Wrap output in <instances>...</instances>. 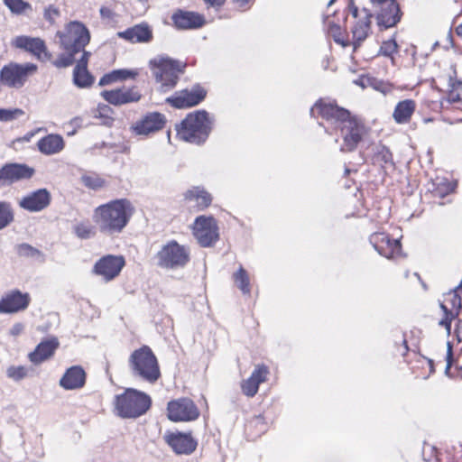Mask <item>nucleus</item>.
Returning <instances> with one entry per match:
<instances>
[{"mask_svg": "<svg viewBox=\"0 0 462 462\" xmlns=\"http://www.w3.org/2000/svg\"><path fill=\"white\" fill-rule=\"evenodd\" d=\"M310 115L320 116L326 121L323 126L327 134L340 133L339 151L343 153L356 151L368 135L365 124L336 103L319 99L311 107Z\"/></svg>", "mask_w": 462, "mask_h": 462, "instance_id": "nucleus-1", "label": "nucleus"}, {"mask_svg": "<svg viewBox=\"0 0 462 462\" xmlns=\"http://www.w3.org/2000/svg\"><path fill=\"white\" fill-rule=\"evenodd\" d=\"M134 212L130 200L119 199L98 206L94 210L93 219L102 233L115 235L123 231Z\"/></svg>", "mask_w": 462, "mask_h": 462, "instance_id": "nucleus-2", "label": "nucleus"}, {"mask_svg": "<svg viewBox=\"0 0 462 462\" xmlns=\"http://www.w3.org/2000/svg\"><path fill=\"white\" fill-rule=\"evenodd\" d=\"M56 36L60 39V46L65 51L54 61L56 68H67L76 60L75 55L84 53L86 46L90 42V32L87 26L79 21L67 23L63 31H58Z\"/></svg>", "mask_w": 462, "mask_h": 462, "instance_id": "nucleus-3", "label": "nucleus"}, {"mask_svg": "<svg viewBox=\"0 0 462 462\" xmlns=\"http://www.w3.org/2000/svg\"><path fill=\"white\" fill-rule=\"evenodd\" d=\"M214 120L205 110L189 113L180 125H176L177 136L182 141L202 144L208 138Z\"/></svg>", "mask_w": 462, "mask_h": 462, "instance_id": "nucleus-4", "label": "nucleus"}, {"mask_svg": "<svg viewBox=\"0 0 462 462\" xmlns=\"http://www.w3.org/2000/svg\"><path fill=\"white\" fill-rule=\"evenodd\" d=\"M150 65L155 81L159 84L157 89L161 93L172 90L186 68V63L164 56L154 58Z\"/></svg>", "mask_w": 462, "mask_h": 462, "instance_id": "nucleus-5", "label": "nucleus"}, {"mask_svg": "<svg viewBox=\"0 0 462 462\" xmlns=\"http://www.w3.org/2000/svg\"><path fill=\"white\" fill-rule=\"evenodd\" d=\"M128 365L133 376L149 383H154L161 377L157 357L148 346L135 349L129 356Z\"/></svg>", "mask_w": 462, "mask_h": 462, "instance_id": "nucleus-6", "label": "nucleus"}, {"mask_svg": "<svg viewBox=\"0 0 462 462\" xmlns=\"http://www.w3.org/2000/svg\"><path fill=\"white\" fill-rule=\"evenodd\" d=\"M115 411L123 419L138 418L150 409L151 397L143 392L128 388L115 398Z\"/></svg>", "mask_w": 462, "mask_h": 462, "instance_id": "nucleus-7", "label": "nucleus"}, {"mask_svg": "<svg viewBox=\"0 0 462 462\" xmlns=\"http://www.w3.org/2000/svg\"><path fill=\"white\" fill-rule=\"evenodd\" d=\"M189 254L188 246L171 240L156 254L157 264L166 269L182 268L189 262Z\"/></svg>", "mask_w": 462, "mask_h": 462, "instance_id": "nucleus-8", "label": "nucleus"}, {"mask_svg": "<svg viewBox=\"0 0 462 462\" xmlns=\"http://www.w3.org/2000/svg\"><path fill=\"white\" fill-rule=\"evenodd\" d=\"M37 69V65L33 63L10 62L0 70V84L11 88H21Z\"/></svg>", "mask_w": 462, "mask_h": 462, "instance_id": "nucleus-9", "label": "nucleus"}, {"mask_svg": "<svg viewBox=\"0 0 462 462\" xmlns=\"http://www.w3.org/2000/svg\"><path fill=\"white\" fill-rule=\"evenodd\" d=\"M193 235L203 247L213 245L219 238L217 220L212 216H199L193 223Z\"/></svg>", "mask_w": 462, "mask_h": 462, "instance_id": "nucleus-10", "label": "nucleus"}, {"mask_svg": "<svg viewBox=\"0 0 462 462\" xmlns=\"http://www.w3.org/2000/svg\"><path fill=\"white\" fill-rule=\"evenodd\" d=\"M168 418L171 421H191L199 416V409L189 398H179L168 402Z\"/></svg>", "mask_w": 462, "mask_h": 462, "instance_id": "nucleus-11", "label": "nucleus"}, {"mask_svg": "<svg viewBox=\"0 0 462 462\" xmlns=\"http://www.w3.org/2000/svg\"><path fill=\"white\" fill-rule=\"evenodd\" d=\"M376 17L377 25L385 30L395 26L402 17V12L395 0H383L379 5L373 7Z\"/></svg>", "mask_w": 462, "mask_h": 462, "instance_id": "nucleus-12", "label": "nucleus"}, {"mask_svg": "<svg viewBox=\"0 0 462 462\" xmlns=\"http://www.w3.org/2000/svg\"><path fill=\"white\" fill-rule=\"evenodd\" d=\"M206 95L207 92L202 87L195 85L190 89L176 91L166 98V103L178 109L188 108L199 105Z\"/></svg>", "mask_w": 462, "mask_h": 462, "instance_id": "nucleus-13", "label": "nucleus"}, {"mask_svg": "<svg viewBox=\"0 0 462 462\" xmlns=\"http://www.w3.org/2000/svg\"><path fill=\"white\" fill-rule=\"evenodd\" d=\"M374 250L385 258H395L402 255V245L399 239L391 238L384 232H374L369 237Z\"/></svg>", "mask_w": 462, "mask_h": 462, "instance_id": "nucleus-14", "label": "nucleus"}, {"mask_svg": "<svg viewBox=\"0 0 462 462\" xmlns=\"http://www.w3.org/2000/svg\"><path fill=\"white\" fill-rule=\"evenodd\" d=\"M125 258L120 255L107 254L101 257L93 266V273L110 282L117 277L125 266Z\"/></svg>", "mask_w": 462, "mask_h": 462, "instance_id": "nucleus-15", "label": "nucleus"}, {"mask_svg": "<svg viewBox=\"0 0 462 462\" xmlns=\"http://www.w3.org/2000/svg\"><path fill=\"white\" fill-rule=\"evenodd\" d=\"M34 174V169L24 163H6L0 168V187L29 180Z\"/></svg>", "mask_w": 462, "mask_h": 462, "instance_id": "nucleus-16", "label": "nucleus"}, {"mask_svg": "<svg viewBox=\"0 0 462 462\" xmlns=\"http://www.w3.org/2000/svg\"><path fill=\"white\" fill-rule=\"evenodd\" d=\"M31 303L28 292L12 290L5 293L0 300V313L12 314L25 310Z\"/></svg>", "mask_w": 462, "mask_h": 462, "instance_id": "nucleus-17", "label": "nucleus"}, {"mask_svg": "<svg viewBox=\"0 0 462 462\" xmlns=\"http://www.w3.org/2000/svg\"><path fill=\"white\" fill-rule=\"evenodd\" d=\"M12 46L31 53L40 60H47L51 56L45 42L40 37L16 36L12 40Z\"/></svg>", "mask_w": 462, "mask_h": 462, "instance_id": "nucleus-18", "label": "nucleus"}, {"mask_svg": "<svg viewBox=\"0 0 462 462\" xmlns=\"http://www.w3.org/2000/svg\"><path fill=\"white\" fill-rule=\"evenodd\" d=\"M100 95L108 104L116 106L135 103L142 98V94L136 87L103 90Z\"/></svg>", "mask_w": 462, "mask_h": 462, "instance_id": "nucleus-19", "label": "nucleus"}, {"mask_svg": "<svg viewBox=\"0 0 462 462\" xmlns=\"http://www.w3.org/2000/svg\"><path fill=\"white\" fill-rule=\"evenodd\" d=\"M166 124V117L159 112H149L132 126L137 135H148L162 130Z\"/></svg>", "mask_w": 462, "mask_h": 462, "instance_id": "nucleus-20", "label": "nucleus"}, {"mask_svg": "<svg viewBox=\"0 0 462 462\" xmlns=\"http://www.w3.org/2000/svg\"><path fill=\"white\" fill-rule=\"evenodd\" d=\"M51 200L50 191L46 189H39L23 196L18 205L28 212H40L49 207Z\"/></svg>", "mask_w": 462, "mask_h": 462, "instance_id": "nucleus-21", "label": "nucleus"}, {"mask_svg": "<svg viewBox=\"0 0 462 462\" xmlns=\"http://www.w3.org/2000/svg\"><path fill=\"white\" fill-rule=\"evenodd\" d=\"M171 21L179 30L199 29L205 24V18L202 14L180 9L173 13Z\"/></svg>", "mask_w": 462, "mask_h": 462, "instance_id": "nucleus-22", "label": "nucleus"}, {"mask_svg": "<svg viewBox=\"0 0 462 462\" xmlns=\"http://www.w3.org/2000/svg\"><path fill=\"white\" fill-rule=\"evenodd\" d=\"M268 374L269 369L266 365H257L251 375L242 381V393L247 397H254L258 392L259 385L266 381Z\"/></svg>", "mask_w": 462, "mask_h": 462, "instance_id": "nucleus-23", "label": "nucleus"}, {"mask_svg": "<svg viewBox=\"0 0 462 462\" xmlns=\"http://www.w3.org/2000/svg\"><path fill=\"white\" fill-rule=\"evenodd\" d=\"M167 444L177 454H191L197 448V441L190 434L185 433H170L165 436Z\"/></svg>", "mask_w": 462, "mask_h": 462, "instance_id": "nucleus-24", "label": "nucleus"}, {"mask_svg": "<svg viewBox=\"0 0 462 462\" xmlns=\"http://www.w3.org/2000/svg\"><path fill=\"white\" fill-rule=\"evenodd\" d=\"M86 378L87 374L82 366L73 365L65 371L60 379L59 384L64 390H78L85 385Z\"/></svg>", "mask_w": 462, "mask_h": 462, "instance_id": "nucleus-25", "label": "nucleus"}, {"mask_svg": "<svg viewBox=\"0 0 462 462\" xmlns=\"http://www.w3.org/2000/svg\"><path fill=\"white\" fill-rule=\"evenodd\" d=\"M117 36L131 43L150 42L152 40V31L147 23H142L118 32Z\"/></svg>", "mask_w": 462, "mask_h": 462, "instance_id": "nucleus-26", "label": "nucleus"}, {"mask_svg": "<svg viewBox=\"0 0 462 462\" xmlns=\"http://www.w3.org/2000/svg\"><path fill=\"white\" fill-rule=\"evenodd\" d=\"M90 52L84 51L73 69V83L80 88H89L94 83V77L88 70Z\"/></svg>", "mask_w": 462, "mask_h": 462, "instance_id": "nucleus-27", "label": "nucleus"}, {"mask_svg": "<svg viewBox=\"0 0 462 462\" xmlns=\"http://www.w3.org/2000/svg\"><path fill=\"white\" fill-rule=\"evenodd\" d=\"M184 201L189 207L203 210L212 202L211 195L202 187L195 186L183 193Z\"/></svg>", "mask_w": 462, "mask_h": 462, "instance_id": "nucleus-28", "label": "nucleus"}, {"mask_svg": "<svg viewBox=\"0 0 462 462\" xmlns=\"http://www.w3.org/2000/svg\"><path fill=\"white\" fill-rule=\"evenodd\" d=\"M59 346V341L56 337L42 340L35 349L28 355L29 360L39 365L51 357Z\"/></svg>", "mask_w": 462, "mask_h": 462, "instance_id": "nucleus-29", "label": "nucleus"}, {"mask_svg": "<svg viewBox=\"0 0 462 462\" xmlns=\"http://www.w3.org/2000/svg\"><path fill=\"white\" fill-rule=\"evenodd\" d=\"M361 13L364 14V16L358 20L352 30L355 51L367 38L371 29L373 13L365 7L362 9Z\"/></svg>", "mask_w": 462, "mask_h": 462, "instance_id": "nucleus-30", "label": "nucleus"}, {"mask_svg": "<svg viewBox=\"0 0 462 462\" xmlns=\"http://www.w3.org/2000/svg\"><path fill=\"white\" fill-rule=\"evenodd\" d=\"M64 139L58 134H47L37 143L38 150L44 155L57 154L64 149Z\"/></svg>", "mask_w": 462, "mask_h": 462, "instance_id": "nucleus-31", "label": "nucleus"}, {"mask_svg": "<svg viewBox=\"0 0 462 462\" xmlns=\"http://www.w3.org/2000/svg\"><path fill=\"white\" fill-rule=\"evenodd\" d=\"M372 163L383 169L394 168L393 153L390 149L382 143L373 147Z\"/></svg>", "mask_w": 462, "mask_h": 462, "instance_id": "nucleus-32", "label": "nucleus"}, {"mask_svg": "<svg viewBox=\"0 0 462 462\" xmlns=\"http://www.w3.org/2000/svg\"><path fill=\"white\" fill-rule=\"evenodd\" d=\"M137 69H114L109 73L102 76L98 84L99 86L110 85L115 82L125 81L127 79H134L138 76Z\"/></svg>", "mask_w": 462, "mask_h": 462, "instance_id": "nucleus-33", "label": "nucleus"}, {"mask_svg": "<svg viewBox=\"0 0 462 462\" xmlns=\"http://www.w3.org/2000/svg\"><path fill=\"white\" fill-rule=\"evenodd\" d=\"M416 109V103L412 99H405L397 103L393 117L397 124H407Z\"/></svg>", "mask_w": 462, "mask_h": 462, "instance_id": "nucleus-34", "label": "nucleus"}, {"mask_svg": "<svg viewBox=\"0 0 462 462\" xmlns=\"http://www.w3.org/2000/svg\"><path fill=\"white\" fill-rule=\"evenodd\" d=\"M73 234L81 240H88L96 236V227L89 220L77 222L72 226Z\"/></svg>", "mask_w": 462, "mask_h": 462, "instance_id": "nucleus-35", "label": "nucleus"}, {"mask_svg": "<svg viewBox=\"0 0 462 462\" xmlns=\"http://www.w3.org/2000/svg\"><path fill=\"white\" fill-rule=\"evenodd\" d=\"M14 221V209L11 202L0 200V230L9 226Z\"/></svg>", "mask_w": 462, "mask_h": 462, "instance_id": "nucleus-36", "label": "nucleus"}, {"mask_svg": "<svg viewBox=\"0 0 462 462\" xmlns=\"http://www.w3.org/2000/svg\"><path fill=\"white\" fill-rule=\"evenodd\" d=\"M80 181L86 188L93 190L100 189L106 185V180L96 172L83 174Z\"/></svg>", "mask_w": 462, "mask_h": 462, "instance_id": "nucleus-37", "label": "nucleus"}, {"mask_svg": "<svg viewBox=\"0 0 462 462\" xmlns=\"http://www.w3.org/2000/svg\"><path fill=\"white\" fill-rule=\"evenodd\" d=\"M433 195L439 198H444L447 195L452 193L455 189V184L448 181L447 179H436L433 182Z\"/></svg>", "mask_w": 462, "mask_h": 462, "instance_id": "nucleus-38", "label": "nucleus"}, {"mask_svg": "<svg viewBox=\"0 0 462 462\" xmlns=\"http://www.w3.org/2000/svg\"><path fill=\"white\" fill-rule=\"evenodd\" d=\"M233 279L236 286L244 294H250L251 286L249 275L242 266H240L239 269L233 274Z\"/></svg>", "mask_w": 462, "mask_h": 462, "instance_id": "nucleus-39", "label": "nucleus"}, {"mask_svg": "<svg viewBox=\"0 0 462 462\" xmlns=\"http://www.w3.org/2000/svg\"><path fill=\"white\" fill-rule=\"evenodd\" d=\"M6 7L14 14H22L27 10H32V5L23 0H3Z\"/></svg>", "mask_w": 462, "mask_h": 462, "instance_id": "nucleus-40", "label": "nucleus"}, {"mask_svg": "<svg viewBox=\"0 0 462 462\" xmlns=\"http://www.w3.org/2000/svg\"><path fill=\"white\" fill-rule=\"evenodd\" d=\"M450 89L448 94V100L450 103H461L462 104V81L455 80L452 81L450 79Z\"/></svg>", "mask_w": 462, "mask_h": 462, "instance_id": "nucleus-41", "label": "nucleus"}, {"mask_svg": "<svg viewBox=\"0 0 462 462\" xmlns=\"http://www.w3.org/2000/svg\"><path fill=\"white\" fill-rule=\"evenodd\" d=\"M6 376L19 382L28 376V368L24 365H10L6 369Z\"/></svg>", "mask_w": 462, "mask_h": 462, "instance_id": "nucleus-42", "label": "nucleus"}, {"mask_svg": "<svg viewBox=\"0 0 462 462\" xmlns=\"http://www.w3.org/2000/svg\"><path fill=\"white\" fill-rule=\"evenodd\" d=\"M398 51V44L394 39H390L387 41L383 42L378 55H383L385 57H389L392 60V62L393 63L394 58L393 54L396 53Z\"/></svg>", "mask_w": 462, "mask_h": 462, "instance_id": "nucleus-43", "label": "nucleus"}, {"mask_svg": "<svg viewBox=\"0 0 462 462\" xmlns=\"http://www.w3.org/2000/svg\"><path fill=\"white\" fill-rule=\"evenodd\" d=\"M17 254L23 257L43 258V254L40 250L25 243L17 245Z\"/></svg>", "mask_w": 462, "mask_h": 462, "instance_id": "nucleus-44", "label": "nucleus"}, {"mask_svg": "<svg viewBox=\"0 0 462 462\" xmlns=\"http://www.w3.org/2000/svg\"><path fill=\"white\" fill-rule=\"evenodd\" d=\"M116 3L112 2L107 5H102L99 9L100 17L106 23L115 22L116 18Z\"/></svg>", "mask_w": 462, "mask_h": 462, "instance_id": "nucleus-45", "label": "nucleus"}, {"mask_svg": "<svg viewBox=\"0 0 462 462\" xmlns=\"http://www.w3.org/2000/svg\"><path fill=\"white\" fill-rule=\"evenodd\" d=\"M111 112L112 109L108 105L99 104L97 107L94 117L103 119L102 124L105 125H111L114 121L110 116Z\"/></svg>", "mask_w": 462, "mask_h": 462, "instance_id": "nucleus-46", "label": "nucleus"}, {"mask_svg": "<svg viewBox=\"0 0 462 462\" xmlns=\"http://www.w3.org/2000/svg\"><path fill=\"white\" fill-rule=\"evenodd\" d=\"M328 33L333 38V40L342 46H347L348 42L344 41L342 37L341 27L334 22H328Z\"/></svg>", "mask_w": 462, "mask_h": 462, "instance_id": "nucleus-47", "label": "nucleus"}, {"mask_svg": "<svg viewBox=\"0 0 462 462\" xmlns=\"http://www.w3.org/2000/svg\"><path fill=\"white\" fill-rule=\"evenodd\" d=\"M24 114V112L20 108L14 109H5L0 108V121L1 122H10L16 119L18 116H21Z\"/></svg>", "mask_w": 462, "mask_h": 462, "instance_id": "nucleus-48", "label": "nucleus"}, {"mask_svg": "<svg viewBox=\"0 0 462 462\" xmlns=\"http://www.w3.org/2000/svg\"><path fill=\"white\" fill-rule=\"evenodd\" d=\"M60 16V11L54 5H49L44 8L43 18L51 24H53Z\"/></svg>", "mask_w": 462, "mask_h": 462, "instance_id": "nucleus-49", "label": "nucleus"}, {"mask_svg": "<svg viewBox=\"0 0 462 462\" xmlns=\"http://www.w3.org/2000/svg\"><path fill=\"white\" fill-rule=\"evenodd\" d=\"M447 305L446 306H442V310L444 312V318L439 322V325L441 326V327H444L448 333L449 334L450 333V329H451V321L456 319L457 317H451L449 315V313H448V310H447Z\"/></svg>", "mask_w": 462, "mask_h": 462, "instance_id": "nucleus-50", "label": "nucleus"}, {"mask_svg": "<svg viewBox=\"0 0 462 462\" xmlns=\"http://www.w3.org/2000/svg\"><path fill=\"white\" fill-rule=\"evenodd\" d=\"M24 329V326L22 323H15L10 328V335L14 337L19 336Z\"/></svg>", "mask_w": 462, "mask_h": 462, "instance_id": "nucleus-51", "label": "nucleus"}, {"mask_svg": "<svg viewBox=\"0 0 462 462\" xmlns=\"http://www.w3.org/2000/svg\"><path fill=\"white\" fill-rule=\"evenodd\" d=\"M452 365V346L450 343H448V353H447V366H446V374L449 373V370Z\"/></svg>", "mask_w": 462, "mask_h": 462, "instance_id": "nucleus-52", "label": "nucleus"}, {"mask_svg": "<svg viewBox=\"0 0 462 462\" xmlns=\"http://www.w3.org/2000/svg\"><path fill=\"white\" fill-rule=\"evenodd\" d=\"M455 334L457 336V338L459 342L462 341V319L458 320L456 328H455Z\"/></svg>", "mask_w": 462, "mask_h": 462, "instance_id": "nucleus-53", "label": "nucleus"}, {"mask_svg": "<svg viewBox=\"0 0 462 462\" xmlns=\"http://www.w3.org/2000/svg\"><path fill=\"white\" fill-rule=\"evenodd\" d=\"M348 8H349V11H350L351 14L355 18H357L358 15H359V10H358L357 6L355 5L353 0L350 1L349 5H348Z\"/></svg>", "mask_w": 462, "mask_h": 462, "instance_id": "nucleus-54", "label": "nucleus"}, {"mask_svg": "<svg viewBox=\"0 0 462 462\" xmlns=\"http://www.w3.org/2000/svg\"><path fill=\"white\" fill-rule=\"evenodd\" d=\"M251 0H234L235 5L239 9H246L247 5Z\"/></svg>", "mask_w": 462, "mask_h": 462, "instance_id": "nucleus-55", "label": "nucleus"}, {"mask_svg": "<svg viewBox=\"0 0 462 462\" xmlns=\"http://www.w3.org/2000/svg\"><path fill=\"white\" fill-rule=\"evenodd\" d=\"M203 1L211 6H221L224 5L226 0H203Z\"/></svg>", "mask_w": 462, "mask_h": 462, "instance_id": "nucleus-56", "label": "nucleus"}, {"mask_svg": "<svg viewBox=\"0 0 462 462\" xmlns=\"http://www.w3.org/2000/svg\"><path fill=\"white\" fill-rule=\"evenodd\" d=\"M402 346H403V349H404V352L402 353V355H405V353L408 351V344H407V340L405 338L402 339Z\"/></svg>", "mask_w": 462, "mask_h": 462, "instance_id": "nucleus-57", "label": "nucleus"}, {"mask_svg": "<svg viewBox=\"0 0 462 462\" xmlns=\"http://www.w3.org/2000/svg\"><path fill=\"white\" fill-rule=\"evenodd\" d=\"M456 32L458 36L462 37V23L456 28Z\"/></svg>", "mask_w": 462, "mask_h": 462, "instance_id": "nucleus-58", "label": "nucleus"}, {"mask_svg": "<svg viewBox=\"0 0 462 462\" xmlns=\"http://www.w3.org/2000/svg\"><path fill=\"white\" fill-rule=\"evenodd\" d=\"M372 6L374 7L375 5H379L383 0H370Z\"/></svg>", "mask_w": 462, "mask_h": 462, "instance_id": "nucleus-59", "label": "nucleus"}, {"mask_svg": "<svg viewBox=\"0 0 462 462\" xmlns=\"http://www.w3.org/2000/svg\"><path fill=\"white\" fill-rule=\"evenodd\" d=\"M350 171H350L348 168H346V169H345V174H346V175L349 174V172H350Z\"/></svg>", "mask_w": 462, "mask_h": 462, "instance_id": "nucleus-60", "label": "nucleus"}, {"mask_svg": "<svg viewBox=\"0 0 462 462\" xmlns=\"http://www.w3.org/2000/svg\"><path fill=\"white\" fill-rule=\"evenodd\" d=\"M139 2L143 3V4H145L148 2V0H138Z\"/></svg>", "mask_w": 462, "mask_h": 462, "instance_id": "nucleus-61", "label": "nucleus"}, {"mask_svg": "<svg viewBox=\"0 0 462 462\" xmlns=\"http://www.w3.org/2000/svg\"><path fill=\"white\" fill-rule=\"evenodd\" d=\"M335 0H330L328 4V5H331L334 3Z\"/></svg>", "mask_w": 462, "mask_h": 462, "instance_id": "nucleus-62", "label": "nucleus"}, {"mask_svg": "<svg viewBox=\"0 0 462 462\" xmlns=\"http://www.w3.org/2000/svg\"><path fill=\"white\" fill-rule=\"evenodd\" d=\"M429 363H430V368L432 369V366H433V363H432V361H431V360H430V361H429Z\"/></svg>", "mask_w": 462, "mask_h": 462, "instance_id": "nucleus-63", "label": "nucleus"}, {"mask_svg": "<svg viewBox=\"0 0 462 462\" xmlns=\"http://www.w3.org/2000/svg\"><path fill=\"white\" fill-rule=\"evenodd\" d=\"M335 142H336V143H339V139H338V138H336V139H335Z\"/></svg>", "mask_w": 462, "mask_h": 462, "instance_id": "nucleus-64", "label": "nucleus"}]
</instances>
